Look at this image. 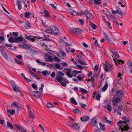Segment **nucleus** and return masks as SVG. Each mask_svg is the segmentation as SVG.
<instances>
[{"mask_svg": "<svg viewBox=\"0 0 132 132\" xmlns=\"http://www.w3.org/2000/svg\"><path fill=\"white\" fill-rule=\"evenodd\" d=\"M64 75H56V80L61 83V85L65 87L67 86V83H69V81L63 77Z\"/></svg>", "mask_w": 132, "mask_h": 132, "instance_id": "1", "label": "nucleus"}, {"mask_svg": "<svg viewBox=\"0 0 132 132\" xmlns=\"http://www.w3.org/2000/svg\"><path fill=\"white\" fill-rule=\"evenodd\" d=\"M123 106V105L121 104L119 105H116V106H113V111L114 112H117L119 116L121 115V111H122V108Z\"/></svg>", "mask_w": 132, "mask_h": 132, "instance_id": "2", "label": "nucleus"}, {"mask_svg": "<svg viewBox=\"0 0 132 132\" xmlns=\"http://www.w3.org/2000/svg\"><path fill=\"white\" fill-rule=\"evenodd\" d=\"M64 72H66V74H73V72L75 74H78V73H81V71H77L76 70H74L73 71H71V69L66 68L64 70Z\"/></svg>", "mask_w": 132, "mask_h": 132, "instance_id": "3", "label": "nucleus"}, {"mask_svg": "<svg viewBox=\"0 0 132 132\" xmlns=\"http://www.w3.org/2000/svg\"><path fill=\"white\" fill-rule=\"evenodd\" d=\"M50 29L51 30V34L55 35H57L58 34V29L56 27L53 25H51L50 26Z\"/></svg>", "mask_w": 132, "mask_h": 132, "instance_id": "4", "label": "nucleus"}, {"mask_svg": "<svg viewBox=\"0 0 132 132\" xmlns=\"http://www.w3.org/2000/svg\"><path fill=\"white\" fill-rule=\"evenodd\" d=\"M103 67L105 71L106 72H110L112 70L111 69H113L112 68L113 67L109 63L104 64Z\"/></svg>", "mask_w": 132, "mask_h": 132, "instance_id": "5", "label": "nucleus"}, {"mask_svg": "<svg viewBox=\"0 0 132 132\" xmlns=\"http://www.w3.org/2000/svg\"><path fill=\"white\" fill-rule=\"evenodd\" d=\"M84 14L87 19L92 20L93 18V15L92 14L87 10H86L84 12Z\"/></svg>", "mask_w": 132, "mask_h": 132, "instance_id": "6", "label": "nucleus"}, {"mask_svg": "<svg viewBox=\"0 0 132 132\" xmlns=\"http://www.w3.org/2000/svg\"><path fill=\"white\" fill-rule=\"evenodd\" d=\"M70 32L74 34H75L77 35L80 34L82 32L81 30L78 28L71 29Z\"/></svg>", "mask_w": 132, "mask_h": 132, "instance_id": "7", "label": "nucleus"}, {"mask_svg": "<svg viewBox=\"0 0 132 132\" xmlns=\"http://www.w3.org/2000/svg\"><path fill=\"white\" fill-rule=\"evenodd\" d=\"M123 92L122 90H120L117 91L116 94L114 95L113 97H116L117 98H121L122 97Z\"/></svg>", "mask_w": 132, "mask_h": 132, "instance_id": "8", "label": "nucleus"}, {"mask_svg": "<svg viewBox=\"0 0 132 132\" xmlns=\"http://www.w3.org/2000/svg\"><path fill=\"white\" fill-rule=\"evenodd\" d=\"M120 98L117 97H114L113 100L112 101V105L113 106H116L117 105V103L120 101Z\"/></svg>", "mask_w": 132, "mask_h": 132, "instance_id": "9", "label": "nucleus"}, {"mask_svg": "<svg viewBox=\"0 0 132 132\" xmlns=\"http://www.w3.org/2000/svg\"><path fill=\"white\" fill-rule=\"evenodd\" d=\"M15 41L16 43H19L20 42L22 41L24 39L25 40L22 36H20L18 37H15Z\"/></svg>", "mask_w": 132, "mask_h": 132, "instance_id": "10", "label": "nucleus"}, {"mask_svg": "<svg viewBox=\"0 0 132 132\" xmlns=\"http://www.w3.org/2000/svg\"><path fill=\"white\" fill-rule=\"evenodd\" d=\"M18 46L19 47H21L27 50L29 49L30 47V45L26 44H24L23 45L20 44L18 45Z\"/></svg>", "mask_w": 132, "mask_h": 132, "instance_id": "11", "label": "nucleus"}, {"mask_svg": "<svg viewBox=\"0 0 132 132\" xmlns=\"http://www.w3.org/2000/svg\"><path fill=\"white\" fill-rule=\"evenodd\" d=\"M96 117L93 118L91 119V124L93 126H95L96 125L97 123V121L95 119Z\"/></svg>", "mask_w": 132, "mask_h": 132, "instance_id": "12", "label": "nucleus"}, {"mask_svg": "<svg viewBox=\"0 0 132 132\" xmlns=\"http://www.w3.org/2000/svg\"><path fill=\"white\" fill-rule=\"evenodd\" d=\"M12 88L13 91L16 92H20L22 91L20 88L17 86V85H16Z\"/></svg>", "mask_w": 132, "mask_h": 132, "instance_id": "13", "label": "nucleus"}, {"mask_svg": "<svg viewBox=\"0 0 132 132\" xmlns=\"http://www.w3.org/2000/svg\"><path fill=\"white\" fill-rule=\"evenodd\" d=\"M77 125L78 124L76 123L72 125H71V128L73 129L78 130L80 129V127Z\"/></svg>", "mask_w": 132, "mask_h": 132, "instance_id": "14", "label": "nucleus"}, {"mask_svg": "<svg viewBox=\"0 0 132 132\" xmlns=\"http://www.w3.org/2000/svg\"><path fill=\"white\" fill-rule=\"evenodd\" d=\"M33 93H35L36 94L33 95V96L35 97L39 98L41 94H40V93L38 91H32V92Z\"/></svg>", "mask_w": 132, "mask_h": 132, "instance_id": "15", "label": "nucleus"}, {"mask_svg": "<svg viewBox=\"0 0 132 132\" xmlns=\"http://www.w3.org/2000/svg\"><path fill=\"white\" fill-rule=\"evenodd\" d=\"M122 119L124 120L125 122V123H129V122L130 121V120L128 117H127L124 116L123 117Z\"/></svg>", "mask_w": 132, "mask_h": 132, "instance_id": "16", "label": "nucleus"}, {"mask_svg": "<svg viewBox=\"0 0 132 132\" xmlns=\"http://www.w3.org/2000/svg\"><path fill=\"white\" fill-rule=\"evenodd\" d=\"M89 119L88 116H85L81 117L80 119L82 121H86L89 120Z\"/></svg>", "mask_w": 132, "mask_h": 132, "instance_id": "17", "label": "nucleus"}, {"mask_svg": "<svg viewBox=\"0 0 132 132\" xmlns=\"http://www.w3.org/2000/svg\"><path fill=\"white\" fill-rule=\"evenodd\" d=\"M14 60L15 62L17 64L21 65H23V63L16 58H14Z\"/></svg>", "mask_w": 132, "mask_h": 132, "instance_id": "18", "label": "nucleus"}, {"mask_svg": "<svg viewBox=\"0 0 132 132\" xmlns=\"http://www.w3.org/2000/svg\"><path fill=\"white\" fill-rule=\"evenodd\" d=\"M7 112L8 113H10L12 115H13L15 113V111L14 110L12 109L11 110L8 109V108H7Z\"/></svg>", "mask_w": 132, "mask_h": 132, "instance_id": "19", "label": "nucleus"}, {"mask_svg": "<svg viewBox=\"0 0 132 132\" xmlns=\"http://www.w3.org/2000/svg\"><path fill=\"white\" fill-rule=\"evenodd\" d=\"M99 124L101 129L103 131H105V125L104 124L102 125L101 122L99 123Z\"/></svg>", "mask_w": 132, "mask_h": 132, "instance_id": "20", "label": "nucleus"}, {"mask_svg": "<svg viewBox=\"0 0 132 132\" xmlns=\"http://www.w3.org/2000/svg\"><path fill=\"white\" fill-rule=\"evenodd\" d=\"M98 69V67L97 65H96L95 67L94 73V74H98L99 73L98 71H97Z\"/></svg>", "mask_w": 132, "mask_h": 132, "instance_id": "21", "label": "nucleus"}, {"mask_svg": "<svg viewBox=\"0 0 132 132\" xmlns=\"http://www.w3.org/2000/svg\"><path fill=\"white\" fill-rule=\"evenodd\" d=\"M71 101V103L76 105L77 104V102L75 100L74 98H72L70 99Z\"/></svg>", "mask_w": 132, "mask_h": 132, "instance_id": "22", "label": "nucleus"}, {"mask_svg": "<svg viewBox=\"0 0 132 132\" xmlns=\"http://www.w3.org/2000/svg\"><path fill=\"white\" fill-rule=\"evenodd\" d=\"M106 106H104V108L106 109ZM108 111H112V108L111 106L109 104H108L106 108Z\"/></svg>", "mask_w": 132, "mask_h": 132, "instance_id": "23", "label": "nucleus"}, {"mask_svg": "<svg viewBox=\"0 0 132 132\" xmlns=\"http://www.w3.org/2000/svg\"><path fill=\"white\" fill-rule=\"evenodd\" d=\"M94 2L95 4H98L99 5L101 3V0H94Z\"/></svg>", "mask_w": 132, "mask_h": 132, "instance_id": "24", "label": "nucleus"}, {"mask_svg": "<svg viewBox=\"0 0 132 132\" xmlns=\"http://www.w3.org/2000/svg\"><path fill=\"white\" fill-rule=\"evenodd\" d=\"M104 121L105 122L109 123L110 124L112 123V122L111 121L108 120L107 119V118L105 117H104Z\"/></svg>", "mask_w": 132, "mask_h": 132, "instance_id": "25", "label": "nucleus"}, {"mask_svg": "<svg viewBox=\"0 0 132 132\" xmlns=\"http://www.w3.org/2000/svg\"><path fill=\"white\" fill-rule=\"evenodd\" d=\"M44 12L45 14V16L47 17H49L50 16V14L48 11L44 9Z\"/></svg>", "mask_w": 132, "mask_h": 132, "instance_id": "26", "label": "nucleus"}, {"mask_svg": "<svg viewBox=\"0 0 132 132\" xmlns=\"http://www.w3.org/2000/svg\"><path fill=\"white\" fill-rule=\"evenodd\" d=\"M15 37L14 38H12L11 37H9V42L11 43L13 42L15 43Z\"/></svg>", "mask_w": 132, "mask_h": 132, "instance_id": "27", "label": "nucleus"}, {"mask_svg": "<svg viewBox=\"0 0 132 132\" xmlns=\"http://www.w3.org/2000/svg\"><path fill=\"white\" fill-rule=\"evenodd\" d=\"M80 90L81 92L83 93L87 94L88 93L86 90L82 88H80Z\"/></svg>", "mask_w": 132, "mask_h": 132, "instance_id": "28", "label": "nucleus"}, {"mask_svg": "<svg viewBox=\"0 0 132 132\" xmlns=\"http://www.w3.org/2000/svg\"><path fill=\"white\" fill-rule=\"evenodd\" d=\"M108 85L107 82H106L104 86L102 88V90L103 92L105 91L106 89H107Z\"/></svg>", "mask_w": 132, "mask_h": 132, "instance_id": "29", "label": "nucleus"}, {"mask_svg": "<svg viewBox=\"0 0 132 132\" xmlns=\"http://www.w3.org/2000/svg\"><path fill=\"white\" fill-rule=\"evenodd\" d=\"M7 125L8 127L10 128V129H13V126L10 122H7Z\"/></svg>", "mask_w": 132, "mask_h": 132, "instance_id": "30", "label": "nucleus"}, {"mask_svg": "<svg viewBox=\"0 0 132 132\" xmlns=\"http://www.w3.org/2000/svg\"><path fill=\"white\" fill-rule=\"evenodd\" d=\"M31 15V13L30 12H26L24 16L25 17L28 18H29V15Z\"/></svg>", "mask_w": 132, "mask_h": 132, "instance_id": "31", "label": "nucleus"}, {"mask_svg": "<svg viewBox=\"0 0 132 132\" xmlns=\"http://www.w3.org/2000/svg\"><path fill=\"white\" fill-rule=\"evenodd\" d=\"M29 117L32 119H34L35 117L33 112L31 111H30L29 112Z\"/></svg>", "mask_w": 132, "mask_h": 132, "instance_id": "32", "label": "nucleus"}, {"mask_svg": "<svg viewBox=\"0 0 132 132\" xmlns=\"http://www.w3.org/2000/svg\"><path fill=\"white\" fill-rule=\"evenodd\" d=\"M10 82L12 85V88L16 85L15 84V82L14 81L11 80L10 81Z\"/></svg>", "mask_w": 132, "mask_h": 132, "instance_id": "33", "label": "nucleus"}, {"mask_svg": "<svg viewBox=\"0 0 132 132\" xmlns=\"http://www.w3.org/2000/svg\"><path fill=\"white\" fill-rule=\"evenodd\" d=\"M128 126V125L126 123V125L123 126V127L125 129V131H127L129 129V127Z\"/></svg>", "mask_w": 132, "mask_h": 132, "instance_id": "34", "label": "nucleus"}, {"mask_svg": "<svg viewBox=\"0 0 132 132\" xmlns=\"http://www.w3.org/2000/svg\"><path fill=\"white\" fill-rule=\"evenodd\" d=\"M15 126L19 130H22L23 128L20 126L19 125L17 124H15Z\"/></svg>", "mask_w": 132, "mask_h": 132, "instance_id": "35", "label": "nucleus"}, {"mask_svg": "<svg viewBox=\"0 0 132 132\" xmlns=\"http://www.w3.org/2000/svg\"><path fill=\"white\" fill-rule=\"evenodd\" d=\"M90 26L91 27L94 29H96L97 28L95 24L93 22H91V23Z\"/></svg>", "mask_w": 132, "mask_h": 132, "instance_id": "36", "label": "nucleus"}, {"mask_svg": "<svg viewBox=\"0 0 132 132\" xmlns=\"http://www.w3.org/2000/svg\"><path fill=\"white\" fill-rule=\"evenodd\" d=\"M46 106L48 108H50L53 107V106L51 104L49 103H48L46 104Z\"/></svg>", "mask_w": 132, "mask_h": 132, "instance_id": "37", "label": "nucleus"}, {"mask_svg": "<svg viewBox=\"0 0 132 132\" xmlns=\"http://www.w3.org/2000/svg\"><path fill=\"white\" fill-rule=\"evenodd\" d=\"M84 78V76H82L81 77L79 76H77V79L79 81H82L83 79Z\"/></svg>", "mask_w": 132, "mask_h": 132, "instance_id": "38", "label": "nucleus"}, {"mask_svg": "<svg viewBox=\"0 0 132 132\" xmlns=\"http://www.w3.org/2000/svg\"><path fill=\"white\" fill-rule=\"evenodd\" d=\"M5 46L7 47H13V45L12 44H8L5 43Z\"/></svg>", "mask_w": 132, "mask_h": 132, "instance_id": "39", "label": "nucleus"}, {"mask_svg": "<svg viewBox=\"0 0 132 132\" xmlns=\"http://www.w3.org/2000/svg\"><path fill=\"white\" fill-rule=\"evenodd\" d=\"M104 37L105 38V39H106L108 41H110V39L109 38V37H108L107 35L105 33H104Z\"/></svg>", "mask_w": 132, "mask_h": 132, "instance_id": "40", "label": "nucleus"}, {"mask_svg": "<svg viewBox=\"0 0 132 132\" xmlns=\"http://www.w3.org/2000/svg\"><path fill=\"white\" fill-rule=\"evenodd\" d=\"M31 86L34 89H35L36 90V89H37V87L36 84L34 83L32 84L31 85Z\"/></svg>", "mask_w": 132, "mask_h": 132, "instance_id": "41", "label": "nucleus"}, {"mask_svg": "<svg viewBox=\"0 0 132 132\" xmlns=\"http://www.w3.org/2000/svg\"><path fill=\"white\" fill-rule=\"evenodd\" d=\"M48 62H52L53 61V59L51 55H48Z\"/></svg>", "mask_w": 132, "mask_h": 132, "instance_id": "42", "label": "nucleus"}, {"mask_svg": "<svg viewBox=\"0 0 132 132\" xmlns=\"http://www.w3.org/2000/svg\"><path fill=\"white\" fill-rule=\"evenodd\" d=\"M54 60L58 62L61 61L60 59L56 56H55L54 57Z\"/></svg>", "mask_w": 132, "mask_h": 132, "instance_id": "43", "label": "nucleus"}, {"mask_svg": "<svg viewBox=\"0 0 132 132\" xmlns=\"http://www.w3.org/2000/svg\"><path fill=\"white\" fill-rule=\"evenodd\" d=\"M79 21L81 25H83L84 23V21L82 19H80L79 20Z\"/></svg>", "mask_w": 132, "mask_h": 132, "instance_id": "44", "label": "nucleus"}, {"mask_svg": "<svg viewBox=\"0 0 132 132\" xmlns=\"http://www.w3.org/2000/svg\"><path fill=\"white\" fill-rule=\"evenodd\" d=\"M117 62L118 64H122L124 63V61L121 60H117Z\"/></svg>", "mask_w": 132, "mask_h": 132, "instance_id": "45", "label": "nucleus"}, {"mask_svg": "<svg viewBox=\"0 0 132 132\" xmlns=\"http://www.w3.org/2000/svg\"><path fill=\"white\" fill-rule=\"evenodd\" d=\"M60 64L62 65L63 66H67L68 65V64L65 62H63L60 63Z\"/></svg>", "mask_w": 132, "mask_h": 132, "instance_id": "46", "label": "nucleus"}, {"mask_svg": "<svg viewBox=\"0 0 132 132\" xmlns=\"http://www.w3.org/2000/svg\"><path fill=\"white\" fill-rule=\"evenodd\" d=\"M106 22L108 24V26L109 28L110 29H112V27L111 26L110 22L109 21H106Z\"/></svg>", "mask_w": 132, "mask_h": 132, "instance_id": "47", "label": "nucleus"}, {"mask_svg": "<svg viewBox=\"0 0 132 132\" xmlns=\"http://www.w3.org/2000/svg\"><path fill=\"white\" fill-rule=\"evenodd\" d=\"M113 54L116 57H118L119 56V54L117 51L115 52H114Z\"/></svg>", "mask_w": 132, "mask_h": 132, "instance_id": "48", "label": "nucleus"}, {"mask_svg": "<svg viewBox=\"0 0 132 132\" xmlns=\"http://www.w3.org/2000/svg\"><path fill=\"white\" fill-rule=\"evenodd\" d=\"M79 104L80 106L83 108H84L86 106V105L85 104L81 102Z\"/></svg>", "mask_w": 132, "mask_h": 132, "instance_id": "49", "label": "nucleus"}, {"mask_svg": "<svg viewBox=\"0 0 132 132\" xmlns=\"http://www.w3.org/2000/svg\"><path fill=\"white\" fill-rule=\"evenodd\" d=\"M4 37L0 36V43H2L4 40Z\"/></svg>", "mask_w": 132, "mask_h": 132, "instance_id": "50", "label": "nucleus"}, {"mask_svg": "<svg viewBox=\"0 0 132 132\" xmlns=\"http://www.w3.org/2000/svg\"><path fill=\"white\" fill-rule=\"evenodd\" d=\"M125 122H124V121H122V120H119V121L117 123V125H118V126H119V124H121V123H125Z\"/></svg>", "mask_w": 132, "mask_h": 132, "instance_id": "51", "label": "nucleus"}, {"mask_svg": "<svg viewBox=\"0 0 132 132\" xmlns=\"http://www.w3.org/2000/svg\"><path fill=\"white\" fill-rule=\"evenodd\" d=\"M1 6L3 8L4 10L6 13H7L9 14L10 13L8 12L6 10V9H5V8L3 6V4H1Z\"/></svg>", "mask_w": 132, "mask_h": 132, "instance_id": "52", "label": "nucleus"}, {"mask_svg": "<svg viewBox=\"0 0 132 132\" xmlns=\"http://www.w3.org/2000/svg\"><path fill=\"white\" fill-rule=\"evenodd\" d=\"M12 34L13 36L16 37L18 36L19 35L18 33L17 32H13Z\"/></svg>", "mask_w": 132, "mask_h": 132, "instance_id": "53", "label": "nucleus"}, {"mask_svg": "<svg viewBox=\"0 0 132 132\" xmlns=\"http://www.w3.org/2000/svg\"><path fill=\"white\" fill-rule=\"evenodd\" d=\"M16 57L19 59H21L22 58V55H17Z\"/></svg>", "mask_w": 132, "mask_h": 132, "instance_id": "54", "label": "nucleus"}, {"mask_svg": "<svg viewBox=\"0 0 132 132\" xmlns=\"http://www.w3.org/2000/svg\"><path fill=\"white\" fill-rule=\"evenodd\" d=\"M81 55V54H79L77 56V57L78 59L81 60V59H82V58H83Z\"/></svg>", "mask_w": 132, "mask_h": 132, "instance_id": "55", "label": "nucleus"}, {"mask_svg": "<svg viewBox=\"0 0 132 132\" xmlns=\"http://www.w3.org/2000/svg\"><path fill=\"white\" fill-rule=\"evenodd\" d=\"M101 96L99 95H97L96 97V99L97 100L99 101L100 100Z\"/></svg>", "mask_w": 132, "mask_h": 132, "instance_id": "56", "label": "nucleus"}, {"mask_svg": "<svg viewBox=\"0 0 132 132\" xmlns=\"http://www.w3.org/2000/svg\"><path fill=\"white\" fill-rule=\"evenodd\" d=\"M42 74H48V71L47 70H45L44 71H42Z\"/></svg>", "mask_w": 132, "mask_h": 132, "instance_id": "57", "label": "nucleus"}, {"mask_svg": "<svg viewBox=\"0 0 132 132\" xmlns=\"http://www.w3.org/2000/svg\"><path fill=\"white\" fill-rule=\"evenodd\" d=\"M30 37L31 36H27V35H26L25 36L24 38L26 39L29 40Z\"/></svg>", "mask_w": 132, "mask_h": 132, "instance_id": "58", "label": "nucleus"}, {"mask_svg": "<svg viewBox=\"0 0 132 132\" xmlns=\"http://www.w3.org/2000/svg\"><path fill=\"white\" fill-rule=\"evenodd\" d=\"M17 104H16V102H13L12 103V104H11V106H16L17 105Z\"/></svg>", "mask_w": 132, "mask_h": 132, "instance_id": "59", "label": "nucleus"}, {"mask_svg": "<svg viewBox=\"0 0 132 132\" xmlns=\"http://www.w3.org/2000/svg\"><path fill=\"white\" fill-rule=\"evenodd\" d=\"M30 51L32 53H36L37 52V51L36 50L32 48H31Z\"/></svg>", "mask_w": 132, "mask_h": 132, "instance_id": "60", "label": "nucleus"}, {"mask_svg": "<svg viewBox=\"0 0 132 132\" xmlns=\"http://www.w3.org/2000/svg\"><path fill=\"white\" fill-rule=\"evenodd\" d=\"M73 111L75 113H78L79 111V109H74L73 110Z\"/></svg>", "mask_w": 132, "mask_h": 132, "instance_id": "61", "label": "nucleus"}, {"mask_svg": "<svg viewBox=\"0 0 132 132\" xmlns=\"http://www.w3.org/2000/svg\"><path fill=\"white\" fill-rule=\"evenodd\" d=\"M18 5V8L19 10H21L22 8V6L20 4H17Z\"/></svg>", "mask_w": 132, "mask_h": 132, "instance_id": "62", "label": "nucleus"}, {"mask_svg": "<svg viewBox=\"0 0 132 132\" xmlns=\"http://www.w3.org/2000/svg\"><path fill=\"white\" fill-rule=\"evenodd\" d=\"M2 54L4 57H7V54L5 52H4L3 53H2Z\"/></svg>", "mask_w": 132, "mask_h": 132, "instance_id": "63", "label": "nucleus"}, {"mask_svg": "<svg viewBox=\"0 0 132 132\" xmlns=\"http://www.w3.org/2000/svg\"><path fill=\"white\" fill-rule=\"evenodd\" d=\"M128 64L130 68L132 67V62H130V63L128 62Z\"/></svg>", "mask_w": 132, "mask_h": 132, "instance_id": "64", "label": "nucleus"}]
</instances>
